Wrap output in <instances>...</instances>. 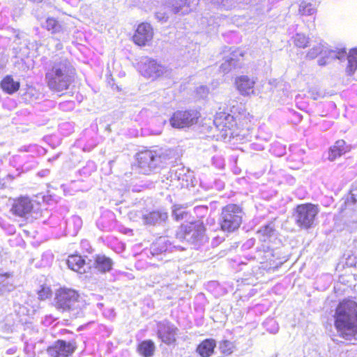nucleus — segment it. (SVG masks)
<instances>
[{
	"instance_id": "ddd939ff",
	"label": "nucleus",
	"mask_w": 357,
	"mask_h": 357,
	"mask_svg": "<svg viewBox=\"0 0 357 357\" xmlns=\"http://www.w3.org/2000/svg\"><path fill=\"white\" fill-rule=\"evenodd\" d=\"M153 36V29L149 23H142L138 25L133 36V41L139 46L145 45L151 40Z\"/></svg>"
},
{
	"instance_id": "e433bc0d",
	"label": "nucleus",
	"mask_w": 357,
	"mask_h": 357,
	"mask_svg": "<svg viewBox=\"0 0 357 357\" xmlns=\"http://www.w3.org/2000/svg\"><path fill=\"white\" fill-rule=\"evenodd\" d=\"M187 213L181 205H174L172 209V215L176 220H181Z\"/></svg>"
},
{
	"instance_id": "a878e982",
	"label": "nucleus",
	"mask_w": 357,
	"mask_h": 357,
	"mask_svg": "<svg viewBox=\"0 0 357 357\" xmlns=\"http://www.w3.org/2000/svg\"><path fill=\"white\" fill-rule=\"evenodd\" d=\"M347 65L345 69L348 76H352L357 70V48L352 49L347 56Z\"/></svg>"
},
{
	"instance_id": "4468645a",
	"label": "nucleus",
	"mask_w": 357,
	"mask_h": 357,
	"mask_svg": "<svg viewBox=\"0 0 357 357\" xmlns=\"http://www.w3.org/2000/svg\"><path fill=\"white\" fill-rule=\"evenodd\" d=\"M213 123L220 130L225 131L227 135V130H231L236 125V120L233 115L224 112L216 113Z\"/></svg>"
},
{
	"instance_id": "8fccbe9b",
	"label": "nucleus",
	"mask_w": 357,
	"mask_h": 357,
	"mask_svg": "<svg viewBox=\"0 0 357 357\" xmlns=\"http://www.w3.org/2000/svg\"><path fill=\"white\" fill-rule=\"evenodd\" d=\"M3 186V183L0 181V188H1Z\"/></svg>"
},
{
	"instance_id": "c9c22d12",
	"label": "nucleus",
	"mask_w": 357,
	"mask_h": 357,
	"mask_svg": "<svg viewBox=\"0 0 357 357\" xmlns=\"http://www.w3.org/2000/svg\"><path fill=\"white\" fill-rule=\"evenodd\" d=\"M294 45L299 48H305L309 43V38L303 33H296L294 37Z\"/></svg>"
},
{
	"instance_id": "5701e85b",
	"label": "nucleus",
	"mask_w": 357,
	"mask_h": 357,
	"mask_svg": "<svg viewBox=\"0 0 357 357\" xmlns=\"http://www.w3.org/2000/svg\"><path fill=\"white\" fill-rule=\"evenodd\" d=\"M188 170L184 167H178L176 169H172L171 177L172 179L177 180L181 187H188L190 175L187 174Z\"/></svg>"
},
{
	"instance_id": "de8ad7c7",
	"label": "nucleus",
	"mask_w": 357,
	"mask_h": 357,
	"mask_svg": "<svg viewBox=\"0 0 357 357\" xmlns=\"http://www.w3.org/2000/svg\"><path fill=\"white\" fill-rule=\"evenodd\" d=\"M89 167H90L91 169V170H93L95 169V166H94V164H91V166H89Z\"/></svg>"
},
{
	"instance_id": "7ed1b4c3",
	"label": "nucleus",
	"mask_w": 357,
	"mask_h": 357,
	"mask_svg": "<svg viewBox=\"0 0 357 357\" xmlns=\"http://www.w3.org/2000/svg\"><path fill=\"white\" fill-rule=\"evenodd\" d=\"M55 307L59 310L67 312L71 318L84 315L86 301L78 291L70 288H60L55 294Z\"/></svg>"
},
{
	"instance_id": "a18cd8bd",
	"label": "nucleus",
	"mask_w": 357,
	"mask_h": 357,
	"mask_svg": "<svg viewBox=\"0 0 357 357\" xmlns=\"http://www.w3.org/2000/svg\"><path fill=\"white\" fill-rule=\"evenodd\" d=\"M87 169H88V167H84L83 169H82L80 170V173L81 174H86L88 173L87 172Z\"/></svg>"
},
{
	"instance_id": "412c9836",
	"label": "nucleus",
	"mask_w": 357,
	"mask_h": 357,
	"mask_svg": "<svg viewBox=\"0 0 357 357\" xmlns=\"http://www.w3.org/2000/svg\"><path fill=\"white\" fill-rule=\"evenodd\" d=\"M15 289L14 278L12 273H0V294L10 292Z\"/></svg>"
},
{
	"instance_id": "39448f33",
	"label": "nucleus",
	"mask_w": 357,
	"mask_h": 357,
	"mask_svg": "<svg viewBox=\"0 0 357 357\" xmlns=\"http://www.w3.org/2000/svg\"><path fill=\"white\" fill-rule=\"evenodd\" d=\"M242 210L236 204H228L223 207L219 218L221 229L231 233L236 230L242 222Z\"/></svg>"
},
{
	"instance_id": "a211bd4d",
	"label": "nucleus",
	"mask_w": 357,
	"mask_h": 357,
	"mask_svg": "<svg viewBox=\"0 0 357 357\" xmlns=\"http://www.w3.org/2000/svg\"><path fill=\"white\" fill-rule=\"evenodd\" d=\"M347 55L344 50H339L338 51L327 49V52L322 54L318 59L317 63L319 66L327 65L330 61L339 59L342 60Z\"/></svg>"
},
{
	"instance_id": "4c0bfd02",
	"label": "nucleus",
	"mask_w": 357,
	"mask_h": 357,
	"mask_svg": "<svg viewBox=\"0 0 357 357\" xmlns=\"http://www.w3.org/2000/svg\"><path fill=\"white\" fill-rule=\"evenodd\" d=\"M52 294V291L48 287H41V289L38 291V298L44 301L49 298Z\"/></svg>"
},
{
	"instance_id": "2f4dec72",
	"label": "nucleus",
	"mask_w": 357,
	"mask_h": 357,
	"mask_svg": "<svg viewBox=\"0 0 357 357\" xmlns=\"http://www.w3.org/2000/svg\"><path fill=\"white\" fill-rule=\"evenodd\" d=\"M298 11L302 15L310 16L316 13L317 9L312 3L302 1L299 6Z\"/></svg>"
},
{
	"instance_id": "473e14b6",
	"label": "nucleus",
	"mask_w": 357,
	"mask_h": 357,
	"mask_svg": "<svg viewBox=\"0 0 357 357\" xmlns=\"http://www.w3.org/2000/svg\"><path fill=\"white\" fill-rule=\"evenodd\" d=\"M257 252L259 256H260L264 261H273L274 257L273 250H271L268 245H262L261 248H257Z\"/></svg>"
},
{
	"instance_id": "3c124183",
	"label": "nucleus",
	"mask_w": 357,
	"mask_h": 357,
	"mask_svg": "<svg viewBox=\"0 0 357 357\" xmlns=\"http://www.w3.org/2000/svg\"><path fill=\"white\" fill-rule=\"evenodd\" d=\"M312 96H319V94H314H314L312 93Z\"/></svg>"
},
{
	"instance_id": "c756f323",
	"label": "nucleus",
	"mask_w": 357,
	"mask_h": 357,
	"mask_svg": "<svg viewBox=\"0 0 357 357\" xmlns=\"http://www.w3.org/2000/svg\"><path fill=\"white\" fill-rule=\"evenodd\" d=\"M44 26L52 33H60L63 31V26L53 17H48L46 20Z\"/></svg>"
},
{
	"instance_id": "a19ab883",
	"label": "nucleus",
	"mask_w": 357,
	"mask_h": 357,
	"mask_svg": "<svg viewBox=\"0 0 357 357\" xmlns=\"http://www.w3.org/2000/svg\"><path fill=\"white\" fill-rule=\"evenodd\" d=\"M19 310H18V313H22V314H25L27 310H26V308L24 306H19L18 307Z\"/></svg>"
},
{
	"instance_id": "f3484780",
	"label": "nucleus",
	"mask_w": 357,
	"mask_h": 357,
	"mask_svg": "<svg viewBox=\"0 0 357 357\" xmlns=\"http://www.w3.org/2000/svg\"><path fill=\"white\" fill-rule=\"evenodd\" d=\"M350 145H347L346 142L342 139L337 140L329 149L328 160L333 161L338 157L350 151Z\"/></svg>"
},
{
	"instance_id": "1a4fd4ad",
	"label": "nucleus",
	"mask_w": 357,
	"mask_h": 357,
	"mask_svg": "<svg viewBox=\"0 0 357 357\" xmlns=\"http://www.w3.org/2000/svg\"><path fill=\"white\" fill-rule=\"evenodd\" d=\"M199 117V113L196 110L177 111L169 119L170 124L174 128H181L195 124Z\"/></svg>"
},
{
	"instance_id": "cd10ccee",
	"label": "nucleus",
	"mask_w": 357,
	"mask_h": 357,
	"mask_svg": "<svg viewBox=\"0 0 357 357\" xmlns=\"http://www.w3.org/2000/svg\"><path fill=\"white\" fill-rule=\"evenodd\" d=\"M328 47L323 43H320L314 45L307 52L305 59L308 60H313L317 58L319 55L325 54L327 52Z\"/></svg>"
},
{
	"instance_id": "f257e3e1",
	"label": "nucleus",
	"mask_w": 357,
	"mask_h": 357,
	"mask_svg": "<svg viewBox=\"0 0 357 357\" xmlns=\"http://www.w3.org/2000/svg\"><path fill=\"white\" fill-rule=\"evenodd\" d=\"M75 73V68L68 59L56 58L46 67L45 80L51 91L62 92L69 89Z\"/></svg>"
},
{
	"instance_id": "864d4df0",
	"label": "nucleus",
	"mask_w": 357,
	"mask_h": 357,
	"mask_svg": "<svg viewBox=\"0 0 357 357\" xmlns=\"http://www.w3.org/2000/svg\"><path fill=\"white\" fill-rule=\"evenodd\" d=\"M314 100L317 99V96H312Z\"/></svg>"
},
{
	"instance_id": "09e8293b",
	"label": "nucleus",
	"mask_w": 357,
	"mask_h": 357,
	"mask_svg": "<svg viewBox=\"0 0 357 357\" xmlns=\"http://www.w3.org/2000/svg\"><path fill=\"white\" fill-rule=\"evenodd\" d=\"M57 48H58V49L61 48V44L57 45Z\"/></svg>"
},
{
	"instance_id": "6ab92c4d",
	"label": "nucleus",
	"mask_w": 357,
	"mask_h": 357,
	"mask_svg": "<svg viewBox=\"0 0 357 357\" xmlns=\"http://www.w3.org/2000/svg\"><path fill=\"white\" fill-rule=\"evenodd\" d=\"M216 341L212 338L203 340L197 347L196 351L201 357H210L214 353Z\"/></svg>"
},
{
	"instance_id": "2eb2a0df",
	"label": "nucleus",
	"mask_w": 357,
	"mask_h": 357,
	"mask_svg": "<svg viewBox=\"0 0 357 357\" xmlns=\"http://www.w3.org/2000/svg\"><path fill=\"white\" fill-rule=\"evenodd\" d=\"M256 80L253 77H249L247 75H241L235 79V85L243 96H250L255 94L254 86Z\"/></svg>"
},
{
	"instance_id": "b1692460",
	"label": "nucleus",
	"mask_w": 357,
	"mask_h": 357,
	"mask_svg": "<svg viewBox=\"0 0 357 357\" xmlns=\"http://www.w3.org/2000/svg\"><path fill=\"white\" fill-rule=\"evenodd\" d=\"M2 90L8 93L13 94L20 89V84L15 81L11 75H6L0 83Z\"/></svg>"
},
{
	"instance_id": "72a5a7b5",
	"label": "nucleus",
	"mask_w": 357,
	"mask_h": 357,
	"mask_svg": "<svg viewBox=\"0 0 357 357\" xmlns=\"http://www.w3.org/2000/svg\"><path fill=\"white\" fill-rule=\"evenodd\" d=\"M234 349V344L229 340H222L219 342V349L220 352L228 356L233 353Z\"/></svg>"
},
{
	"instance_id": "f03ea898",
	"label": "nucleus",
	"mask_w": 357,
	"mask_h": 357,
	"mask_svg": "<svg viewBox=\"0 0 357 357\" xmlns=\"http://www.w3.org/2000/svg\"><path fill=\"white\" fill-rule=\"evenodd\" d=\"M335 326L340 336L357 340V303L351 300L340 302L335 315Z\"/></svg>"
},
{
	"instance_id": "c03bdc74",
	"label": "nucleus",
	"mask_w": 357,
	"mask_h": 357,
	"mask_svg": "<svg viewBox=\"0 0 357 357\" xmlns=\"http://www.w3.org/2000/svg\"><path fill=\"white\" fill-rule=\"evenodd\" d=\"M73 220H74L75 222L79 223V224H80L81 222H82L81 219L79 217H74L73 218Z\"/></svg>"
},
{
	"instance_id": "dca6fc26",
	"label": "nucleus",
	"mask_w": 357,
	"mask_h": 357,
	"mask_svg": "<svg viewBox=\"0 0 357 357\" xmlns=\"http://www.w3.org/2000/svg\"><path fill=\"white\" fill-rule=\"evenodd\" d=\"M168 219V214L165 211H153L142 215V220L146 225H161Z\"/></svg>"
},
{
	"instance_id": "79ce46f5",
	"label": "nucleus",
	"mask_w": 357,
	"mask_h": 357,
	"mask_svg": "<svg viewBox=\"0 0 357 357\" xmlns=\"http://www.w3.org/2000/svg\"><path fill=\"white\" fill-rule=\"evenodd\" d=\"M252 145L253 146V149H255L259 150V151L264 149V147L260 144H252Z\"/></svg>"
},
{
	"instance_id": "0eeeda50",
	"label": "nucleus",
	"mask_w": 357,
	"mask_h": 357,
	"mask_svg": "<svg viewBox=\"0 0 357 357\" xmlns=\"http://www.w3.org/2000/svg\"><path fill=\"white\" fill-rule=\"evenodd\" d=\"M139 73L145 77L157 79L167 73V68L149 57H142L137 63Z\"/></svg>"
},
{
	"instance_id": "423d86ee",
	"label": "nucleus",
	"mask_w": 357,
	"mask_h": 357,
	"mask_svg": "<svg viewBox=\"0 0 357 357\" xmlns=\"http://www.w3.org/2000/svg\"><path fill=\"white\" fill-rule=\"evenodd\" d=\"M319 212L317 205L310 203L300 204L295 208L293 218L298 227L308 229L314 227Z\"/></svg>"
},
{
	"instance_id": "c85d7f7f",
	"label": "nucleus",
	"mask_w": 357,
	"mask_h": 357,
	"mask_svg": "<svg viewBox=\"0 0 357 357\" xmlns=\"http://www.w3.org/2000/svg\"><path fill=\"white\" fill-rule=\"evenodd\" d=\"M155 344L151 340H144L138 346L139 353L144 357H151L153 355Z\"/></svg>"
},
{
	"instance_id": "58836bf2",
	"label": "nucleus",
	"mask_w": 357,
	"mask_h": 357,
	"mask_svg": "<svg viewBox=\"0 0 357 357\" xmlns=\"http://www.w3.org/2000/svg\"><path fill=\"white\" fill-rule=\"evenodd\" d=\"M197 93L200 96V98H204L208 93V89L205 86H200L199 88H197Z\"/></svg>"
},
{
	"instance_id": "4be33fe9",
	"label": "nucleus",
	"mask_w": 357,
	"mask_h": 357,
	"mask_svg": "<svg viewBox=\"0 0 357 357\" xmlns=\"http://www.w3.org/2000/svg\"><path fill=\"white\" fill-rule=\"evenodd\" d=\"M67 264L71 270L79 273H85L86 268L87 267L84 259L79 255L69 256Z\"/></svg>"
},
{
	"instance_id": "49530a36",
	"label": "nucleus",
	"mask_w": 357,
	"mask_h": 357,
	"mask_svg": "<svg viewBox=\"0 0 357 357\" xmlns=\"http://www.w3.org/2000/svg\"><path fill=\"white\" fill-rule=\"evenodd\" d=\"M247 244L249 246H251V245H252L254 244V241L252 239H250V240L248 241Z\"/></svg>"
},
{
	"instance_id": "37998d69",
	"label": "nucleus",
	"mask_w": 357,
	"mask_h": 357,
	"mask_svg": "<svg viewBox=\"0 0 357 357\" xmlns=\"http://www.w3.org/2000/svg\"><path fill=\"white\" fill-rule=\"evenodd\" d=\"M355 191H356V190H352L351 191V199H353L354 203L357 202V199H356V198L354 197V196L356 195Z\"/></svg>"
},
{
	"instance_id": "393cba45",
	"label": "nucleus",
	"mask_w": 357,
	"mask_h": 357,
	"mask_svg": "<svg viewBox=\"0 0 357 357\" xmlns=\"http://www.w3.org/2000/svg\"><path fill=\"white\" fill-rule=\"evenodd\" d=\"M172 243L165 238L160 237L151 247L152 255L165 252L170 250Z\"/></svg>"
},
{
	"instance_id": "603ef678",
	"label": "nucleus",
	"mask_w": 357,
	"mask_h": 357,
	"mask_svg": "<svg viewBox=\"0 0 357 357\" xmlns=\"http://www.w3.org/2000/svg\"><path fill=\"white\" fill-rule=\"evenodd\" d=\"M312 96H319V94H314H314L312 93Z\"/></svg>"
},
{
	"instance_id": "7c9ffc66",
	"label": "nucleus",
	"mask_w": 357,
	"mask_h": 357,
	"mask_svg": "<svg viewBox=\"0 0 357 357\" xmlns=\"http://www.w3.org/2000/svg\"><path fill=\"white\" fill-rule=\"evenodd\" d=\"M275 231L274 224L273 222H270L264 226H263L259 231V235L261 236V241H266V239L269 237H271Z\"/></svg>"
},
{
	"instance_id": "6e6552de",
	"label": "nucleus",
	"mask_w": 357,
	"mask_h": 357,
	"mask_svg": "<svg viewBox=\"0 0 357 357\" xmlns=\"http://www.w3.org/2000/svg\"><path fill=\"white\" fill-rule=\"evenodd\" d=\"M137 160L140 172L150 174L159 167L161 157L155 151L146 150L137 154Z\"/></svg>"
},
{
	"instance_id": "ea45409f",
	"label": "nucleus",
	"mask_w": 357,
	"mask_h": 357,
	"mask_svg": "<svg viewBox=\"0 0 357 357\" xmlns=\"http://www.w3.org/2000/svg\"><path fill=\"white\" fill-rule=\"evenodd\" d=\"M155 17L159 21H167L168 19V14L167 13L157 12Z\"/></svg>"
},
{
	"instance_id": "20e7f679",
	"label": "nucleus",
	"mask_w": 357,
	"mask_h": 357,
	"mask_svg": "<svg viewBox=\"0 0 357 357\" xmlns=\"http://www.w3.org/2000/svg\"><path fill=\"white\" fill-rule=\"evenodd\" d=\"M176 236L181 241H185L195 245L203 243L206 240L204 225L199 221L181 225Z\"/></svg>"
},
{
	"instance_id": "9d476101",
	"label": "nucleus",
	"mask_w": 357,
	"mask_h": 357,
	"mask_svg": "<svg viewBox=\"0 0 357 357\" xmlns=\"http://www.w3.org/2000/svg\"><path fill=\"white\" fill-rule=\"evenodd\" d=\"M76 348L77 343L75 340L67 342L58 340L47 349V354L50 357H68L75 352Z\"/></svg>"
},
{
	"instance_id": "aec40b11",
	"label": "nucleus",
	"mask_w": 357,
	"mask_h": 357,
	"mask_svg": "<svg viewBox=\"0 0 357 357\" xmlns=\"http://www.w3.org/2000/svg\"><path fill=\"white\" fill-rule=\"evenodd\" d=\"M188 0H168L167 7L174 14H187L190 9L188 5Z\"/></svg>"
},
{
	"instance_id": "9b49d317",
	"label": "nucleus",
	"mask_w": 357,
	"mask_h": 357,
	"mask_svg": "<svg viewBox=\"0 0 357 357\" xmlns=\"http://www.w3.org/2000/svg\"><path fill=\"white\" fill-rule=\"evenodd\" d=\"M177 332L178 328L169 321H163L158 324V336L166 344L176 342Z\"/></svg>"
},
{
	"instance_id": "bb28decb",
	"label": "nucleus",
	"mask_w": 357,
	"mask_h": 357,
	"mask_svg": "<svg viewBox=\"0 0 357 357\" xmlns=\"http://www.w3.org/2000/svg\"><path fill=\"white\" fill-rule=\"evenodd\" d=\"M95 263L96 268L102 273L109 271L113 266L112 260L105 255L97 256Z\"/></svg>"
},
{
	"instance_id": "f8f14e48",
	"label": "nucleus",
	"mask_w": 357,
	"mask_h": 357,
	"mask_svg": "<svg viewBox=\"0 0 357 357\" xmlns=\"http://www.w3.org/2000/svg\"><path fill=\"white\" fill-rule=\"evenodd\" d=\"M32 210V201L27 197H20L13 201L10 211L17 216L26 218Z\"/></svg>"
},
{
	"instance_id": "f704fd0d",
	"label": "nucleus",
	"mask_w": 357,
	"mask_h": 357,
	"mask_svg": "<svg viewBox=\"0 0 357 357\" xmlns=\"http://www.w3.org/2000/svg\"><path fill=\"white\" fill-rule=\"evenodd\" d=\"M238 66L237 60L233 57L227 59L220 66V68L224 73H229L232 68H235Z\"/></svg>"
}]
</instances>
